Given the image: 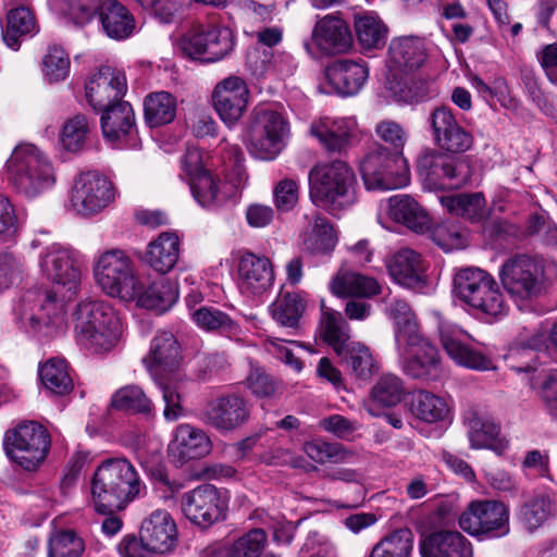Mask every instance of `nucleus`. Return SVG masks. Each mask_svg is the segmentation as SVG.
Here are the masks:
<instances>
[{"instance_id": "0e129e2a", "label": "nucleus", "mask_w": 557, "mask_h": 557, "mask_svg": "<svg viewBox=\"0 0 557 557\" xmlns=\"http://www.w3.org/2000/svg\"><path fill=\"white\" fill-rule=\"evenodd\" d=\"M376 136L393 148L394 153H401L408 141V131L398 122L383 120L375 125Z\"/></svg>"}, {"instance_id": "393cba45", "label": "nucleus", "mask_w": 557, "mask_h": 557, "mask_svg": "<svg viewBox=\"0 0 557 557\" xmlns=\"http://www.w3.org/2000/svg\"><path fill=\"white\" fill-rule=\"evenodd\" d=\"M182 166L189 177L187 182L189 190L199 205L210 207L220 200L219 181L203 168L199 150H188L184 156Z\"/></svg>"}, {"instance_id": "e2e57ef3", "label": "nucleus", "mask_w": 557, "mask_h": 557, "mask_svg": "<svg viewBox=\"0 0 557 557\" xmlns=\"http://www.w3.org/2000/svg\"><path fill=\"white\" fill-rule=\"evenodd\" d=\"M403 384L396 375H384L372 388V397L374 401L384 407H392L401 399Z\"/></svg>"}, {"instance_id": "09e8293b", "label": "nucleus", "mask_w": 557, "mask_h": 557, "mask_svg": "<svg viewBox=\"0 0 557 557\" xmlns=\"http://www.w3.org/2000/svg\"><path fill=\"white\" fill-rule=\"evenodd\" d=\"M413 533L407 528L398 529L374 545L369 557H410Z\"/></svg>"}, {"instance_id": "5fc2aeb1", "label": "nucleus", "mask_w": 557, "mask_h": 557, "mask_svg": "<svg viewBox=\"0 0 557 557\" xmlns=\"http://www.w3.org/2000/svg\"><path fill=\"white\" fill-rule=\"evenodd\" d=\"M89 132L90 126L86 116L77 114L63 124L60 143L66 151L78 152L85 148Z\"/></svg>"}, {"instance_id": "423d86ee", "label": "nucleus", "mask_w": 557, "mask_h": 557, "mask_svg": "<svg viewBox=\"0 0 557 557\" xmlns=\"http://www.w3.org/2000/svg\"><path fill=\"white\" fill-rule=\"evenodd\" d=\"M9 181L13 188L27 198H34L55 183L50 161L30 144L16 146L7 161Z\"/></svg>"}, {"instance_id": "f3484780", "label": "nucleus", "mask_w": 557, "mask_h": 557, "mask_svg": "<svg viewBox=\"0 0 557 557\" xmlns=\"http://www.w3.org/2000/svg\"><path fill=\"white\" fill-rule=\"evenodd\" d=\"M459 525L473 536H504L509 533V510L498 500H475L460 515Z\"/></svg>"}, {"instance_id": "37998d69", "label": "nucleus", "mask_w": 557, "mask_h": 557, "mask_svg": "<svg viewBox=\"0 0 557 557\" xmlns=\"http://www.w3.org/2000/svg\"><path fill=\"white\" fill-rule=\"evenodd\" d=\"M553 512V498L548 494L537 493L521 505L519 519L529 531H534L543 525Z\"/></svg>"}, {"instance_id": "39448f33", "label": "nucleus", "mask_w": 557, "mask_h": 557, "mask_svg": "<svg viewBox=\"0 0 557 557\" xmlns=\"http://www.w3.org/2000/svg\"><path fill=\"white\" fill-rule=\"evenodd\" d=\"M309 196L313 203L339 211L357 200L356 176L344 161L336 160L313 166L308 175Z\"/></svg>"}, {"instance_id": "4c0bfd02", "label": "nucleus", "mask_w": 557, "mask_h": 557, "mask_svg": "<svg viewBox=\"0 0 557 557\" xmlns=\"http://www.w3.org/2000/svg\"><path fill=\"white\" fill-rule=\"evenodd\" d=\"M138 307L154 311L158 314L170 310L174 305V287L169 278L154 281L145 288L139 281V290L135 297Z\"/></svg>"}, {"instance_id": "473e14b6", "label": "nucleus", "mask_w": 557, "mask_h": 557, "mask_svg": "<svg viewBox=\"0 0 557 557\" xmlns=\"http://www.w3.org/2000/svg\"><path fill=\"white\" fill-rule=\"evenodd\" d=\"M304 218L309 223V230L301 236L304 249L311 255L330 253L337 243L333 226L317 211H313L311 215L306 213Z\"/></svg>"}, {"instance_id": "a18cd8bd", "label": "nucleus", "mask_w": 557, "mask_h": 557, "mask_svg": "<svg viewBox=\"0 0 557 557\" xmlns=\"http://www.w3.org/2000/svg\"><path fill=\"white\" fill-rule=\"evenodd\" d=\"M337 356L358 379L367 380L375 371V361L370 349L359 342L348 343Z\"/></svg>"}, {"instance_id": "c9c22d12", "label": "nucleus", "mask_w": 557, "mask_h": 557, "mask_svg": "<svg viewBox=\"0 0 557 557\" xmlns=\"http://www.w3.org/2000/svg\"><path fill=\"white\" fill-rule=\"evenodd\" d=\"M331 292L338 297H372L381 292L379 283L357 272L338 271L330 282Z\"/></svg>"}, {"instance_id": "f03ea898", "label": "nucleus", "mask_w": 557, "mask_h": 557, "mask_svg": "<svg viewBox=\"0 0 557 557\" xmlns=\"http://www.w3.org/2000/svg\"><path fill=\"white\" fill-rule=\"evenodd\" d=\"M145 488L135 467L125 458L102 461L90 482V503L100 515H109L101 524L102 532L113 536L122 529V520L112 513L123 510Z\"/></svg>"}, {"instance_id": "bf43d9fd", "label": "nucleus", "mask_w": 557, "mask_h": 557, "mask_svg": "<svg viewBox=\"0 0 557 557\" xmlns=\"http://www.w3.org/2000/svg\"><path fill=\"white\" fill-rule=\"evenodd\" d=\"M171 462L170 457L163 458L158 450L149 453L143 460L141 466L148 476L153 480L158 487H164L173 493L174 487L170 480L168 463Z\"/></svg>"}, {"instance_id": "a211bd4d", "label": "nucleus", "mask_w": 557, "mask_h": 557, "mask_svg": "<svg viewBox=\"0 0 557 557\" xmlns=\"http://www.w3.org/2000/svg\"><path fill=\"white\" fill-rule=\"evenodd\" d=\"M113 184L96 171L81 173L71 193V207L79 215H95L114 201Z\"/></svg>"}, {"instance_id": "6e6d98bb", "label": "nucleus", "mask_w": 557, "mask_h": 557, "mask_svg": "<svg viewBox=\"0 0 557 557\" xmlns=\"http://www.w3.org/2000/svg\"><path fill=\"white\" fill-rule=\"evenodd\" d=\"M305 454L318 463L342 462L351 456V453L339 443H329L320 438L305 443Z\"/></svg>"}, {"instance_id": "9d476101", "label": "nucleus", "mask_w": 557, "mask_h": 557, "mask_svg": "<svg viewBox=\"0 0 557 557\" xmlns=\"http://www.w3.org/2000/svg\"><path fill=\"white\" fill-rule=\"evenodd\" d=\"M454 283L457 296L472 308L494 317L506 311L498 284L490 273L474 268L462 269Z\"/></svg>"}, {"instance_id": "a878e982", "label": "nucleus", "mask_w": 557, "mask_h": 557, "mask_svg": "<svg viewBox=\"0 0 557 557\" xmlns=\"http://www.w3.org/2000/svg\"><path fill=\"white\" fill-rule=\"evenodd\" d=\"M325 75L338 95L349 97L362 89L369 77V67L362 60H337L326 67Z\"/></svg>"}, {"instance_id": "69168bd1", "label": "nucleus", "mask_w": 557, "mask_h": 557, "mask_svg": "<svg viewBox=\"0 0 557 557\" xmlns=\"http://www.w3.org/2000/svg\"><path fill=\"white\" fill-rule=\"evenodd\" d=\"M298 557H337L336 547L331 540L318 531L309 532Z\"/></svg>"}, {"instance_id": "c756f323", "label": "nucleus", "mask_w": 557, "mask_h": 557, "mask_svg": "<svg viewBox=\"0 0 557 557\" xmlns=\"http://www.w3.org/2000/svg\"><path fill=\"white\" fill-rule=\"evenodd\" d=\"M100 111L101 131L111 144H121L135 129V113L129 102L121 100Z\"/></svg>"}, {"instance_id": "a19ab883", "label": "nucleus", "mask_w": 557, "mask_h": 557, "mask_svg": "<svg viewBox=\"0 0 557 557\" xmlns=\"http://www.w3.org/2000/svg\"><path fill=\"white\" fill-rule=\"evenodd\" d=\"M410 410L414 417L428 423L442 421L449 413L446 400L426 391H419L412 395Z\"/></svg>"}, {"instance_id": "864d4df0", "label": "nucleus", "mask_w": 557, "mask_h": 557, "mask_svg": "<svg viewBox=\"0 0 557 557\" xmlns=\"http://www.w3.org/2000/svg\"><path fill=\"white\" fill-rule=\"evenodd\" d=\"M111 406L116 410L132 413L148 414L151 411L150 399L136 385H127L117 389L112 396Z\"/></svg>"}, {"instance_id": "72a5a7b5", "label": "nucleus", "mask_w": 557, "mask_h": 557, "mask_svg": "<svg viewBox=\"0 0 557 557\" xmlns=\"http://www.w3.org/2000/svg\"><path fill=\"white\" fill-rule=\"evenodd\" d=\"M99 20L104 33L116 40L129 37L136 25L132 13L117 0L102 2Z\"/></svg>"}, {"instance_id": "c03bdc74", "label": "nucleus", "mask_w": 557, "mask_h": 557, "mask_svg": "<svg viewBox=\"0 0 557 557\" xmlns=\"http://www.w3.org/2000/svg\"><path fill=\"white\" fill-rule=\"evenodd\" d=\"M36 22L33 12L26 7L12 9L7 16V27L2 33L8 47L17 50L20 38L35 32Z\"/></svg>"}, {"instance_id": "1a4fd4ad", "label": "nucleus", "mask_w": 557, "mask_h": 557, "mask_svg": "<svg viewBox=\"0 0 557 557\" xmlns=\"http://www.w3.org/2000/svg\"><path fill=\"white\" fill-rule=\"evenodd\" d=\"M7 456L23 469L35 470L47 457L51 437L48 430L38 422L21 423L4 435Z\"/></svg>"}, {"instance_id": "de8ad7c7", "label": "nucleus", "mask_w": 557, "mask_h": 557, "mask_svg": "<svg viewBox=\"0 0 557 557\" xmlns=\"http://www.w3.org/2000/svg\"><path fill=\"white\" fill-rule=\"evenodd\" d=\"M193 320L198 327L207 332H218L227 336L240 333V326L216 308L201 307L193 313Z\"/></svg>"}, {"instance_id": "6e6552de", "label": "nucleus", "mask_w": 557, "mask_h": 557, "mask_svg": "<svg viewBox=\"0 0 557 557\" xmlns=\"http://www.w3.org/2000/svg\"><path fill=\"white\" fill-rule=\"evenodd\" d=\"M95 278L101 289L111 297L133 301L139 290V278L131 258L121 249L103 252L95 267Z\"/></svg>"}, {"instance_id": "7c9ffc66", "label": "nucleus", "mask_w": 557, "mask_h": 557, "mask_svg": "<svg viewBox=\"0 0 557 557\" xmlns=\"http://www.w3.org/2000/svg\"><path fill=\"white\" fill-rule=\"evenodd\" d=\"M422 557H472L471 543L458 531H440L421 546Z\"/></svg>"}, {"instance_id": "680f3d73", "label": "nucleus", "mask_w": 557, "mask_h": 557, "mask_svg": "<svg viewBox=\"0 0 557 557\" xmlns=\"http://www.w3.org/2000/svg\"><path fill=\"white\" fill-rule=\"evenodd\" d=\"M246 377V385L259 398L272 397L277 389V382L267 371L252 361Z\"/></svg>"}, {"instance_id": "49530a36", "label": "nucleus", "mask_w": 557, "mask_h": 557, "mask_svg": "<svg viewBox=\"0 0 557 557\" xmlns=\"http://www.w3.org/2000/svg\"><path fill=\"white\" fill-rule=\"evenodd\" d=\"M39 377L45 387L55 395H65L73 389V380L63 359L48 360L39 368Z\"/></svg>"}, {"instance_id": "8fccbe9b", "label": "nucleus", "mask_w": 557, "mask_h": 557, "mask_svg": "<svg viewBox=\"0 0 557 557\" xmlns=\"http://www.w3.org/2000/svg\"><path fill=\"white\" fill-rule=\"evenodd\" d=\"M305 310L302 298L296 293H282L271 305L272 318L283 326L294 327Z\"/></svg>"}, {"instance_id": "6ab92c4d", "label": "nucleus", "mask_w": 557, "mask_h": 557, "mask_svg": "<svg viewBox=\"0 0 557 557\" xmlns=\"http://www.w3.org/2000/svg\"><path fill=\"white\" fill-rule=\"evenodd\" d=\"M434 145L448 153H462L473 144L471 133L459 124L449 107L435 108L428 117Z\"/></svg>"}, {"instance_id": "2f4dec72", "label": "nucleus", "mask_w": 557, "mask_h": 557, "mask_svg": "<svg viewBox=\"0 0 557 557\" xmlns=\"http://www.w3.org/2000/svg\"><path fill=\"white\" fill-rule=\"evenodd\" d=\"M268 543L263 529L255 528L233 541L218 547H210L203 557H261Z\"/></svg>"}, {"instance_id": "9b49d317", "label": "nucleus", "mask_w": 557, "mask_h": 557, "mask_svg": "<svg viewBox=\"0 0 557 557\" xmlns=\"http://www.w3.org/2000/svg\"><path fill=\"white\" fill-rule=\"evenodd\" d=\"M288 133V122L280 112L259 109L248 131V150L259 160L272 161L284 149Z\"/></svg>"}, {"instance_id": "c85d7f7f", "label": "nucleus", "mask_w": 557, "mask_h": 557, "mask_svg": "<svg viewBox=\"0 0 557 557\" xmlns=\"http://www.w3.org/2000/svg\"><path fill=\"white\" fill-rule=\"evenodd\" d=\"M387 270L396 283L407 288L421 289L425 286L421 257L412 249L395 252L387 261Z\"/></svg>"}, {"instance_id": "052dcab7", "label": "nucleus", "mask_w": 557, "mask_h": 557, "mask_svg": "<svg viewBox=\"0 0 557 557\" xmlns=\"http://www.w3.org/2000/svg\"><path fill=\"white\" fill-rule=\"evenodd\" d=\"M42 71L50 83L63 81L70 72V59L64 49L50 47L42 59Z\"/></svg>"}, {"instance_id": "aec40b11", "label": "nucleus", "mask_w": 557, "mask_h": 557, "mask_svg": "<svg viewBox=\"0 0 557 557\" xmlns=\"http://www.w3.org/2000/svg\"><path fill=\"white\" fill-rule=\"evenodd\" d=\"M312 47L321 54L336 55L346 53L352 47V35L347 23L336 14H326L319 18L312 29L311 41L305 44L307 52Z\"/></svg>"}, {"instance_id": "58836bf2", "label": "nucleus", "mask_w": 557, "mask_h": 557, "mask_svg": "<svg viewBox=\"0 0 557 557\" xmlns=\"http://www.w3.org/2000/svg\"><path fill=\"white\" fill-rule=\"evenodd\" d=\"M441 203L449 213L471 222H480L487 214L485 198L481 193L443 196Z\"/></svg>"}, {"instance_id": "ea45409f", "label": "nucleus", "mask_w": 557, "mask_h": 557, "mask_svg": "<svg viewBox=\"0 0 557 557\" xmlns=\"http://www.w3.org/2000/svg\"><path fill=\"white\" fill-rule=\"evenodd\" d=\"M144 117L149 127H159L174 121V97L168 91L151 92L144 101Z\"/></svg>"}, {"instance_id": "79ce46f5", "label": "nucleus", "mask_w": 557, "mask_h": 557, "mask_svg": "<svg viewBox=\"0 0 557 557\" xmlns=\"http://www.w3.org/2000/svg\"><path fill=\"white\" fill-rule=\"evenodd\" d=\"M146 262L160 274H166L174 268V233L162 232L148 246Z\"/></svg>"}, {"instance_id": "7ed1b4c3", "label": "nucleus", "mask_w": 557, "mask_h": 557, "mask_svg": "<svg viewBox=\"0 0 557 557\" xmlns=\"http://www.w3.org/2000/svg\"><path fill=\"white\" fill-rule=\"evenodd\" d=\"M395 324V344L403 371L412 379L433 381L441 373L438 349L421 332L409 305L395 299L389 305Z\"/></svg>"}, {"instance_id": "4468645a", "label": "nucleus", "mask_w": 557, "mask_h": 557, "mask_svg": "<svg viewBox=\"0 0 557 557\" xmlns=\"http://www.w3.org/2000/svg\"><path fill=\"white\" fill-rule=\"evenodd\" d=\"M368 189H395L408 183L407 160L401 153L379 147L369 152L360 164Z\"/></svg>"}, {"instance_id": "3c124183", "label": "nucleus", "mask_w": 557, "mask_h": 557, "mask_svg": "<svg viewBox=\"0 0 557 557\" xmlns=\"http://www.w3.org/2000/svg\"><path fill=\"white\" fill-rule=\"evenodd\" d=\"M355 30L360 46L366 49H379L385 45L387 28L374 15H363L355 21Z\"/></svg>"}, {"instance_id": "b1692460", "label": "nucleus", "mask_w": 557, "mask_h": 557, "mask_svg": "<svg viewBox=\"0 0 557 557\" xmlns=\"http://www.w3.org/2000/svg\"><path fill=\"white\" fill-rule=\"evenodd\" d=\"M248 419L247 400L235 393L224 394L211 400L203 412L205 422L221 431L235 430Z\"/></svg>"}, {"instance_id": "e433bc0d", "label": "nucleus", "mask_w": 557, "mask_h": 557, "mask_svg": "<svg viewBox=\"0 0 557 557\" xmlns=\"http://www.w3.org/2000/svg\"><path fill=\"white\" fill-rule=\"evenodd\" d=\"M211 442L207 434L189 424L176 426V461L200 459L209 454Z\"/></svg>"}, {"instance_id": "ddd939ff", "label": "nucleus", "mask_w": 557, "mask_h": 557, "mask_svg": "<svg viewBox=\"0 0 557 557\" xmlns=\"http://www.w3.org/2000/svg\"><path fill=\"white\" fill-rule=\"evenodd\" d=\"M499 278L511 297L520 300L532 299L542 293L545 278L544 265L535 257L515 255L503 263Z\"/></svg>"}, {"instance_id": "cd10ccee", "label": "nucleus", "mask_w": 557, "mask_h": 557, "mask_svg": "<svg viewBox=\"0 0 557 557\" xmlns=\"http://www.w3.org/2000/svg\"><path fill=\"white\" fill-rule=\"evenodd\" d=\"M386 213L393 221L416 233L423 234L432 227L429 213L409 195L391 197L386 203Z\"/></svg>"}, {"instance_id": "f704fd0d", "label": "nucleus", "mask_w": 557, "mask_h": 557, "mask_svg": "<svg viewBox=\"0 0 557 557\" xmlns=\"http://www.w3.org/2000/svg\"><path fill=\"white\" fill-rule=\"evenodd\" d=\"M355 129L352 120L321 121L311 126V134L329 152L342 153L349 145Z\"/></svg>"}, {"instance_id": "338daca9", "label": "nucleus", "mask_w": 557, "mask_h": 557, "mask_svg": "<svg viewBox=\"0 0 557 557\" xmlns=\"http://www.w3.org/2000/svg\"><path fill=\"white\" fill-rule=\"evenodd\" d=\"M299 199V186L295 180H281L273 188V201L280 212L293 210Z\"/></svg>"}, {"instance_id": "20e7f679", "label": "nucleus", "mask_w": 557, "mask_h": 557, "mask_svg": "<svg viewBox=\"0 0 557 557\" xmlns=\"http://www.w3.org/2000/svg\"><path fill=\"white\" fill-rule=\"evenodd\" d=\"M77 343L92 354L111 350L119 342L121 324L112 306L101 300H87L74 312Z\"/></svg>"}, {"instance_id": "f8f14e48", "label": "nucleus", "mask_w": 557, "mask_h": 557, "mask_svg": "<svg viewBox=\"0 0 557 557\" xmlns=\"http://www.w3.org/2000/svg\"><path fill=\"white\" fill-rule=\"evenodd\" d=\"M177 46L182 55L189 60L216 62L233 50L234 39L227 27L197 24L182 34Z\"/></svg>"}, {"instance_id": "4d7b16f0", "label": "nucleus", "mask_w": 557, "mask_h": 557, "mask_svg": "<svg viewBox=\"0 0 557 557\" xmlns=\"http://www.w3.org/2000/svg\"><path fill=\"white\" fill-rule=\"evenodd\" d=\"M85 545L74 531H58L49 539L48 557H81Z\"/></svg>"}, {"instance_id": "f257e3e1", "label": "nucleus", "mask_w": 557, "mask_h": 557, "mask_svg": "<svg viewBox=\"0 0 557 557\" xmlns=\"http://www.w3.org/2000/svg\"><path fill=\"white\" fill-rule=\"evenodd\" d=\"M41 273L64 293L52 290H28L22 300L18 321L27 333L51 337L65 332L67 324L63 306L64 299H71L81 284V270L76 252L60 244H53L41 252L39 259Z\"/></svg>"}, {"instance_id": "5701e85b", "label": "nucleus", "mask_w": 557, "mask_h": 557, "mask_svg": "<svg viewBox=\"0 0 557 557\" xmlns=\"http://www.w3.org/2000/svg\"><path fill=\"white\" fill-rule=\"evenodd\" d=\"M88 103L96 111L123 100L127 90L126 77L110 66H102L85 86Z\"/></svg>"}, {"instance_id": "412c9836", "label": "nucleus", "mask_w": 557, "mask_h": 557, "mask_svg": "<svg viewBox=\"0 0 557 557\" xmlns=\"http://www.w3.org/2000/svg\"><path fill=\"white\" fill-rule=\"evenodd\" d=\"M468 335L458 326L447 322L440 324V338L448 357L458 366L474 371H494L496 366L483 352L465 342Z\"/></svg>"}, {"instance_id": "bb28decb", "label": "nucleus", "mask_w": 557, "mask_h": 557, "mask_svg": "<svg viewBox=\"0 0 557 557\" xmlns=\"http://www.w3.org/2000/svg\"><path fill=\"white\" fill-rule=\"evenodd\" d=\"M238 280L243 293L248 295L264 293L274 281L270 260L252 252L244 253L238 263Z\"/></svg>"}, {"instance_id": "603ef678", "label": "nucleus", "mask_w": 557, "mask_h": 557, "mask_svg": "<svg viewBox=\"0 0 557 557\" xmlns=\"http://www.w3.org/2000/svg\"><path fill=\"white\" fill-rule=\"evenodd\" d=\"M321 330L324 341L333 347L336 354L351 343L349 341V325L342 314L336 311L323 312L321 319Z\"/></svg>"}, {"instance_id": "774afa93", "label": "nucleus", "mask_w": 557, "mask_h": 557, "mask_svg": "<svg viewBox=\"0 0 557 557\" xmlns=\"http://www.w3.org/2000/svg\"><path fill=\"white\" fill-rule=\"evenodd\" d=\"M436 244L444 250L461 249L467 245L466 233L453 224L440 225L435 228L433 234Z\"/></svg>"}, {"instance_id": "dca6fc26", "label": "nucleus", "mask_w": 557, "mask_h": 557, "mask_svg": "<svg viewBox=\"0 0 557 557\" xmlns=\"http://www.w3.org/2000/svg\"><path fill=\"white\" fill-rule=\"evenodd\" d=\"M228 496L225 490L212 484H202L182 496L181 509L194 524L209 528L226 517Z\"/></svg>"}, {"instance_id": "2eb2a0df", "label": "nucleus", "mask_w": 557, "mask_h": 557, "mask_svg": "<svg viewBox=\"0 0 557 557\" xmlns=\"http://www.w3.org/2000/svg\"><path fill=\"white\" fill-rule=\"evenodd\" d=\"M153 381L163 392L165 401L164 417L172 420L173 391L171 384L174 379V334L171 331H160L151 341L149 354L143 359Z\"/></svg>"}, {"instance_id": "4be33fe9", "label": "nucleus", "mask_w": 557, "mask_h": 557, "mask_svg": "<svg viewBox=\"0 0 557 557\" xmlns=\"http://www.w3.org/2000/svg\"><path fill=\"white\" fill-rule=\"evenodd\" d=\"M248 96L247 85L238 76L226 77L216 84L212 102L226 125L232 126L242 117L248 103Z\"/></svg>"}, {"instance_id": "13d9d810", "label": "nucleus", "mask_w": 557, "mask_h": 557, "mask_svg": "<svg viewBox=\"0 0 557 557\" xmlns=\"http://www.w3.org/2000/svg\"><path fill=\"white\" fill-rule=\"evenodd\" d=\"M498 434L499 425L493 420L474 417L469 421L468 436L474 449L494 448Z\"/></svg>"}, {"instance_id": "0eeeda50", "label": "nucleus", "mask_w": 557, "mask_h": 557, "mask_svg": "<svg viewBox=\"0 0 557 557\" xmlns=\"http://www.w3.org/2000/svg\"><path fill=\"white\" fill-rule=\"evenodd\" d=\"M426 58L425 44L418 37H399L391 41L385 86L397 101H406L411 96V74L424 64Z\"/></svg>"}]
</instances>
